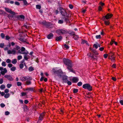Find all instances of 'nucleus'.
I'll return each instance as SVG.
<instances>
[{"instance_id": "nucleus-1", "label": "nucleus", "mask_w": 123, "mask_h": 123, "mask_svg": "<svg viewBox=\"0 0 123 123\" xmlns=\"http://www.w3.org/2000/svg\"><path fill=\"white\" fill-rule=\"evenodd\" d=\"M57 9L59 11L61 15L63 16L62 18L67 23L68 22L69 14L67 13L65 9L61 7L58 8Z\"/></svg>"}, {"instance_id": "nucleus-2", "label": "nucleus", "mask_w": 123, "mask_h": 123, "mask_svg": "<svg viewBox=\"0 0 123 123\" xmlns=\"http://www.w3.org/2000/svg\"><path fill=\"white\" fill-rule=\"evenodd\" d=\"M63 61L64 64L67 66V68L70 72L75 73L74 71L72 68L73 65L71 61L69 59H64Z\"/></svg>"}, {"instance_id": "nucleus-3", "label": "nucleus", "mask_w": 123, "mask_h": 123, "mask_svg": "<svg viewBox=\"0 0 123 123\" xmlns=\"http://www.w3.org/2000/svg\"><path fill=\"white\" fill-rule=\"evenodd\" d=\"M112 16V14L108 13L105 16H104L102 17V19L104 21V23L106 25H109L110 23L108 21L106 20V19L108 20L109 18H110Z\"/></svg>"}, {"instance_id": "nucleus-4", "label": "nucleus", "mask_w": 123, "mask_h": 123, "mask_svg": "<svg viewBox=\"0 0 123 123\" xmlns=\"http://www.w3.org/2000/svg\"><path fill=\"white\" fill-rule=\"evenodd\" d=\"M90 49L91 51L92 52V54L91 53L90 54V57L92 58L93 59V60L95 59V57H97L96 55L98 54V53L95 49L91 48H90Z\"/></svg>"}, {"instance_id": "nucleus-5", "label": "nucleus", "mask_w": 123, "mask_h": 123, "mask_svg": "<svg viewBox=\"0 0 123 123\" xmlns=\"http://www.w3.org/2000/svg\"><path fill=\"white\" fill-rule=\"evenodd\" d=\"M56 32L57 34L61 35L67 34L68 33L67 31L65 29H61L57 30Z\"/></svg>"}, {"instance_id": "nucleus-6", "label": "nucleus", "mask_w": 123, "mask_h": 123, "mask_svg": "<svg viewBox=\"0 0 123 123\" xmlns=\"http://www.w3.org/2000/svg\"><path fill=\"white\" fill-rule=\"evenodd\" d=\"M52 71L54 74H57L59 77H61L62 74H63L62 71L61 69L56 71L55 69H53Z\"/></svg>"}, {"instance_id": "nucleus-7", "label": "nucleus", "mask_w": 123, "mask_h": 123, "mask_svg": "<svg viewBox=\"0 0 123 123\" xmlns=\"http://www.w3.org/2000/svg\"><path fill=\"white\" fill-rule=\"evenodd\" d=\"M92 87L89 83L85 84V89L90 92L92 90Z\"/></svg>"}, {"instance_id": "nucleus-8", "label": "nucleus", "mask_w": 123, "mask_h": 123, "mask_svg": "<svg viewBox=\"0 0 123 123\" xmlns=\"http://www.w3.org/2000/svg\"><path fill=\"white\" fill-rule=\"evenodd\" d=\"M4 9L5 10L11 14H14L15 13L14 12L12 11L11 9H9L7 7H5Z\"/></svg>"}, {"instance_id": "nucleus-9", "label": "nucleus", "mask_w": 123, "mask_h": 123, "mask_svg": "<svg viewBox=\"0 0 123 123\" xmlns=\"http://www.w3.org/2000/svg\"><path fill=\"white\" fill-rule=\"evenodd\" d=\"M29 77L26 76H21L20 77V80L23 81H25L26 80H29Z\"/></svg>"}, {"instance_id": "nucleus-10", "label": "nucleus", "mask_w": 123, "mask_h": 123, "mask_svg": "<svg viewBox=\"0 0 123 123\" xmlns=\"http://www.w3.org/2000/svg\"><path fill=\"white\" fill-rule=\"evenodd\" d=\"M25 48L24 47H22L21 48V50L20 49L18 51V52L20 54H26L27 53H26V52H23V51H25Z\"/></svg>"}, {"instance_id": "nucleus-11", "label": "nucleus", "mask_w": 123, "mask_h": 123, "mask_svg": "<svg viewBox=\"0 0 123 123\" xmlns=\"http://www.w3.org/2000/svg\"><path fill=\"white\" fill-rule=\"evenodd\" d=\"M4 77L10 81L13 80V79L12 76L9 75H5L4 76Z\"/></svg>"}, {"instance_id": "nucleus-12", "label": "nucleus", "mask_w": 123, "mask_h": 123, "mask_svg": "<svg viewBox=\"0 0 123 123\" xmlns=\"http://www.w3.org/2000/svg\"><path fill=\"white\" fill-rule=\"evenodd\" d=\"M45 115V113L44 112L43 113L40 114V116L39 118L38 121H42L43 119V117Z\"/></svg>"}, {"instance_id": "nucleus-13", "label": "nucleus", "mask_w": 123, "mask_h": 123, "mask_svg": "<svg viewBox=\"0 0 123 123\" xmlns=\"http://www.w3.org/2000/svg\"><path fill=\"white\" fill-rule=\"evenodd\" d=\"M62 80L63 83H66L68 80L67 77L65 76H63L62 77Z\"/></svg>"}, {"instance_id": "nucleus-14", "label": "nucleus", "mask_w": 123, "mask_h": 123, "mask_svg": "<svg viewBox=\"0 0 123 123\" xmlns=\"http://www.w3.org/2000/svg\"><path fill=\"white\" fill-rule=\"evenodd\" d=\"M16 18L19 20H20L21 19L24 20L25 18V17L24 15H21L17 16H16Z\"/></svg>"}, {"instance_id": "nucleus-15", "label": "nucleus", "mask_w": 123, "mask_h": 123, "mask_svg": "<svg viewBox=\"0 0 123 123\" xmlns=\"http://www.w3.org/2000/svg\"><path fill=\"white\" fill-rule=\"evenodd\" d=\"M72 80L73 83H76L79 81V79L77 77H74L72 79Z\"/></svg>"}, {"instance_id": "nucleus-16", "label": "nucleus", "mask_w": 123, "mask_h": 123, "mask_svg": "<svg viewBox=\"0 0 123 123\" xmlns=\"http://www.w3.org/2000/svg\"><path fill=\"white\" fill-rule=\"evenodd\" d=\"M7 70L6 68H5L3 69V71L0 72V73L2 75H4L5 74L7 73Z\"/></svg>"}, {"instance_id": "nucleus-17", "label": "nucleus", "mask_w": 123, "mask_h": 123, "mask_svg": "<svg viewBox=\"0 0 123 123\" xmlns=\"http://www.w3.org/2000/svg\"><path fill=\"white\" fill-rule=\"evenodd\" d=\"M62 38V37L61 36H60L59 37H56L55 38V40L57 41H61V40Z\"/></svg>"}, {"instance_id": "nucleus-18", "label": "nucleus", "mask_w": 123, "mask_h": 123, "mask_svg": "<svg viewBox=\"0 0 123 123\" xmlns=\"http://www.w3.org/2000/svg\"><path fill=\"white\" fill-rule=\"evenodd\" d=\"M25 90L29 91H33L34 90V88L32 87L27 88L25 89Z\"/></svg>"}, {"instance_id": "nucleus-19", "label": "nucleus", "mask_w": 123, "mask_h": 123, "mask_svg": "<svg viewBox=\"0 0 123 123\" xmlns=\"http://www.w3.org/2000/svg\"><path fill=\"white\" fill-rule=\"evenodd\" d=\"M53 36L52 33H51L47 36V38L48 39H51L52 38Z\"/></svg>"}, {"instance_id": "nucleus-20", "label": "nucleus", "mask_w": 123, "mask_h": 123, "mask_svg": "<svg viewBox=\"0 0 123 123\" xmlns=\"http://www.w3.org/2000/svg\"><path fill=\"white\" fill-rule=\"evenodd\" d=\"M10 94L9 93H7L5 94L4 96V97L6 98H8L10 96Z\"/></svg>"}, {"instance_id": "nucleus-21", "label": "nucleus", "mask_w": 123, "mask_h": 123, "mask_svg": "<svg viewBox=\"0 0 123 123\" xmlns=\"http://www.w3.org/2000/svg\"><path fill=\"white\" fill-rule=\"evenodd\" d=\"M17 62V61L16 59H15L12 60V62L13 64H15Z\"/></svg>"}, {"instance_id": "nucleus-22", "label": "nucleus", "mask_w": 123, "mask_h": 123, "mask_svg": "<svg viewBox=\"0 0 123 123\" xmlns=\"http://www.w3.org/2000/svg\"><path fill=\"white\" fill-rule=\"evenodd\" d=\"M28 69L29 71H32L34 70V69L31 66Z\"/></svg>"}, {"instance_id": "nucleus-23", "label": "nucleus", "mask_w": 123, "mask_h": 123, "mask_svg": "<svg viewBox=\"0 0 123 123\" xmlns=\"http://www.w3.org/2000/svg\"><path fill=\"white\" fill-rule=\"evenodd\" d=\"M114 53H113L112 52H111L109 54V56H110V57H111L114 56Z\"/></svg>"}, {"instance_id": "nucleus-24", "label": "nucleus", "mask_w": 123, "mask_h": 123, "mask_svg": "<svg viewBox=\"0 0 123 123\" xmlns=\"http://www.w3.org/2000/svg\"><path fill=\"white\" fill-rule=\"evenodd\" d=\"M79 37V36L78 35H74L73 38H74V40H77L78 39Z\"/></svg>"}, {"instance_id": "nucleus-25", "label": "nucleus", "mask_w": 123, "mask_h": 123, "mask_svg": "<svg viewBox=\"0 0 123 123\" xmlns=\"http://www.w3.org/2000/svg\"><path fill=\"white\" fill-rule=\"evenodd\" d=\"M16 50H15V49L13 48V49L12 50V54H15L16 53Z\"/></svg>"}, {"instance_id": "nucleus-26", "label": "nucleus", "mask_w": 123, "mask_h": 123, "mask_svg": "<svg viewBox=\"0 0 123 123\" xmlns=\"http://www.w3.org/2000/svg\"><path fill=\"white\" fill-rule=\"evenodd\" d=\"M31 81H27L26 82V84L27 85H30L31 84Z\"/></svg>"}, {"instance_id": "nucleus-27", "label": "nucleus", "mask_w": 123, "mask_h": 123, "mask_svg": "<svg viewBox=\"0 0 123 123\" xmlns=\"http://www.w3.org/2000/svg\"><path fill=\"white\" fill-rule=\"evenodd\" d=\"M95 37L97 39H99L101 38V36L100 35H97L95 36Z\"/></svg>"}, {"instance_id": "nucleus-28", "label": "nucleus", "mask_w": 123, "mask_h": 123, "mask_svg": "<svg viewBox=\"0 0 123 123\" xmlns=\"http://www.w3.org/2000/svg\"><path fill=\"white\" fill-rule=\"evenodd\" d=\"M15 49V50H18L19 49H20V48L19 46L17 45H16L15 46V48H14Z\"/></svg>"}, {"instance_id": "nucleus-29", "label": "nucleus", "mask_w": 123, "mask_h": 123, "mask_svg": "<svg viewBox=\"0 0 123 123\" xmlns=\"http://www.w3.org/2000/svg\"><path fill=\"white\" fill-rule=\"evenodd\" d=\"M36 8L37 9H40L41 8V6L40 5H37L36 6Z\"/></svg>"}, {"instance_id": "nucleus-30", "label": "nucleus", "mask_w": 123, "mask_h": 123, "mask_svg": "<svg viewBox=\"0 0 123 123\" xmlns=\"http://www.w3.org/2000/svg\"><path fill=\"white\" fill-rule=\"evenodd\" d=\"M5 86L4 85H2L0 86V88L1 89H3L5 88Z\"/></svg>"}, {"instance_id": "nucleus-31", "label": "nucleus", "mask_w": 123, "mask_h": 123, "mask_svg": "<svg viewBox=\"0 0 123 123\" xmlns=\"http://www.w3.org/2000/svg\"><path fill=\"white\" fill-rule=\"evenodd\" d=\"M24 59L26 60H27L29 59V58L28 57L26 54H25V55H24Z\"/></svg>"}, {"instance_id": "nucleus-32", "label": "nucleus", "mask_w": 123, "mask_h": 123, "mask_svg": "<svg viewBox=\"0 0 123 123\" xmlns=\"http://www.w3.org/2000/svg\"><path fill=\"white\" fill-rule=\"evenodd\" d=\"M23 1L24 5L26 6L28 5L27 2L26 0H23Z\"/></svg>"}, {"instance_id": "nucleus-33", "label": "nucleus", "mask_w": 123, "mask_h": 123, "mask_svg": "<svg viewBox=\"0 0 123 123\" xmlns=\"http://www.w3.org/2000/svg\"><path fill=\"white\" fill-rule=\"evenodd\" d=\"M16 69V68L15 67H12L11 68V70L12 71H14Z\"/></svg>"}, {"instance_id": "nucleus-34", "label": "nucleus", "mask_w": 123, "mask_h": 123, "mask_svg": "<svg viewBox=\"0 0 123 123\" xmlns=\"http://www.w3.org/2000/svg\"><path fill=\"white\" fill-rule=\"evenodd\" d=\"M17 86H20L22 85L21 83L19 82H17Z\"/></svg>"}, {"instance_id": "nucleus-35", "label": "nucleus", "mask_w": 123, "mask_h": 123, "mask_svg": "<svg viewBox=\"0 0 123 123\" xmlns=\"http://www.w3.org/2000/svg\"><path fill=\"white\" fill-rule=\"evenodd\" d=\"M22 58V56L21 55H18L17 57V59L18 60H19Z\"/></svg>"}, {"instance_id": "nucleus-36", "label": "nucleus", "mask_w": 123, "mask_h": 123, "mask_svg": "<svg viewBox=\"0 0 123 123\" xmlns=\"http://www.w3.org/2000/svg\"><path fill=\"white\" fill-rule=\"evenodd\" d=\"M0 36L2 38H4L5 37V35L3 33H1Z\"/></svg>"}, {"instance_id": "nucleus-37", "label": "nucleus", "mask_w": 123, "mask_h": 123, "mask_svg": "<svg viewBox=\"0 0 123 123\" xmlns=\"http://www.w3.org/2000/svg\"><path fill=\"white\" fill-rule=\"evenodd\" d=\"M93 46V47H95L96 49H97L98 48V45L95 44H94Z\"/></svg>"}, {"instance_id": "nucleus-38", "label": "nucleus", "mask_w": 123, "mask_h": 123, "mask_svg": "<svg viewBox=\"0 0 123 123\" xmlns=\"http://www.w3.org/2000/svg\"><path fill=\"white\" fill-rule=\"evenodd\" d=\"M19 40L22 42H25L26 41V40L25 39H24L20 38H19Z\"/></svg>"}, {"instance_id": "nucleus-39", "label": "nucleus", "mask_w": 123, "mask_h": 123, "mask_svg": "<svg viewBox=\"0 0 123 123\" xmlns=\"http://www.w3.org/2000/svg\"><path fill=\"white\" fill-rule=\"evenodd\" d=\"M115 56H114L111 58H109L111 59V61L113 62H114L115 61Z\"/></svg>"}, {"instance_id": "nucleus-40", "label": "nucleus", "mask_w": 123, "mask_h": 123, "mask_svg": "<svg viewBox=\"0 0 123 123\" xmlns=\"http://www.w3.org/2000/svg\"><path fill=\"white\" fill-rule=\"evenodd\" d=\"M24 65L23 64H20L19 65V68L21 69H22L24 67Z\"/></svg>"}, {"instance_id": "nucleus-41", "label": "nucleus", "mask_w": 123, "mask_h": 123, "mask_svg": "<svg viewBox=\"0 0 123 123\" xmlns=\"http://www.w3.org/2000/svg\"><path fill=\"white\" fill-rule=\"evenodd\" d=\"M78 90L77 89H74L73 90V92L74 93H76L78 92Z\"/></svg>"}, {"instance_id": "nucleus-42", "label": "nucleus", "mask_w": 123, "mask_h": 123, "mask_svg": "<svg viewBox=\"0 0 123 123\" xmlns=\"http://www.w3.org/2000/svg\"><path fill=\"white\" fill-rule=\"evenodd\" d=\"M64 48H66V49H68L69 48V46L67 45L66 44H65L64 45Z\"/></svg>"}, {"instance_id": "nucleus-43", "label": "nucleus", "mask_w": 123, "mask_h": 123, "mask_svg": "<svg viewBox=\"0 0 123 123\" xmlns=\"http://www.w3.org/2000/svg\"><path fill=\"white\" fill-rule=\"evenodd\" d=\"M2 66L5 67L6 66V62H3L2 63Z\"/></svg>"}, {"instance_id": "nucleus-44", "label": "nucleus", "mask_w": 123, "mask_h": 123, "mask_svg": "<svg viewBox=\"0 0 123 123\" xmlns=\"http://www.w3.org/2000/svg\"><path fill=\"white\" fill-rule=\"evenodd\" d=\"M21 96H24L27 94L26 92H22L21 93Z\"/></svg>"}, {"instance_id": "nucleus-45", "label": "nucleus", "mask_w": 123, "mask_h": 123, "mask_svg": "<svg viewBox=\"0 0 123 123\" xmlns=\"http://www.w3.org/2000/svg\"><path fill=\"white\" fill-rule=\"evenodd\" d=\"M63 23V21L62 20H59L58 21V23L59 24H62Z\"/></svg>"}, {"instance_id": "nucleus-46", "label": "nucleus", "mask_w": 123, "mask_h": 123, "mask_svg": "<svg viewBox=\"0 0 123 123\" xmlns=\"http://www.w3.org/2000/svg\"><path fill=\"white\" fill-rule=\"evenodd\" d=\"M6 62L7 63H10L11 62V60L9 59H7L6 60Z\"/></svg>"}, {"instance_id": "nucleus-47", "label": "nucleus", "mask_w": 123, "mask_h": 123, "mask_svg": "<svg viewBox=\"0 0 123 123\" xmlns=\"http://www.w3.org/2000/svg\"><path fill=\"white\" fill-rule=\"evenodd\" d=\"M0 106L2 108H3L5 106V105L3 103H1L0 104Z\"/></svg>"}, {"instance_id": "nucleus-48", "label": "nucleus", "mask_w": 123, "mask_h": 123, "mask_svg": "<svg viewBox=\"0 0 123 123\" xmlns=\"http://www.w3.org/2000/svg\"><path fill=\"white\" fill-rule=\"evenodd\" d=\"M82 84V83L81 82H79L77 83V85L78 86H81Z\"/></svg>"}, {"instance_id": "nucleus-49", "label": "nucleus", "mask_w": 123, "mask_h": 123, "mask_svg": "<svg viewBox=\"0 0 123 123\" xmlns=\"http://www.w3.org/2000/svg\"><path fill=\"white\" fill-rule=\"evenodd\" d=\"M12 86V85L10 84H8L7 85V86L8 88H9Z\"/></svg>"}, {"instance_id": "nucleus-50", "label": "nucleus", "mask_w": 123, "mask_h": 123, "mask_svg": "<svg viewBox=\"0 0 123 123\" xmlns=\"http://www.w3.org/2000/svg\"><path fill=\"white\" fill-rule=\"evenodd\" d=\"M68 85H70L72 84L71 82L70 81H68V80L67 82Z\"/></svg>"}, {"instance_id": "nucleus-51", "label": "nucleus", "mask_w": 123, "mask_h": 123, "mask_svg": "<svg viewBox=\"0 0 123 123\" xmlns=\"http://www.w3.org/2000/svg\"><path fill=\"white\" fill-rule=\"evenodd\" d=\"M4 46V43H0V47L1 48H3Z\"/></svg>"}, {"instance_id": "nucleus-52", "label": "nucleus", "mask_w": 123, "mask_h": 123, "mask_svg": "<svg viewBox=\"0 0 123 123\" xmlns=\"http://www.w3.org/2000/svg\"><path fill=\"white\" fill-rule=\"evenodd\" d=\"M10 38V37L8 36H6V40H8Z\"/></svg>"}, {"instance_id": "nucleus-53", "label": "nucleus", "mask_w": 123, "mask_h": 123, "mask_svg": "<svg viewBox=\"0 0 123 123\" xmlns=\"http://www.w3.org/2000/svg\"><path fill=\"white\" fill-rule=\"evenodd\" d=\"M12 50H9L7 51V53L8 54H12Z\"/></svg>"}, {"instance_id": "nucleus-54", "label": "nucleus", "mask_w": 123, "mask_h": 123, "mask_svg": "<svg viewBox=\"0 0 123 123\" xmlns=\"http://www.w3.org/2000/svg\"><path fill=\"white\" fill-rule=\"evenodd\" d=\"M5 115H9V112L8 111H6L5 112Z\"/></svg>"}, {"instance_id": "nucleus-55", "label": "nucleus", "mask_w": 123, "mask_h": 123, "mask_svg": "<svg viewBox=\"0 0 123 123\" xmlns=\"http://www.w3.org/2000/svg\"><path fill=\"white\" fill-rule=\"evenodd\" d=\"M104 49V48L103 47H100L99 48V50L101 51H102Z\"/></svg>"}, {"instance_id": "nucleus-56", "label": "nucleus", "mask_w": 123, "mask_h": 123, "mask_svg": "<svg viewBox=\"0 0 123 123\" xmlns=\"http://www.w3.org/2000/svg\"><path fill=\"white\" fill-rule=\"evenodd\" d=\"M4 92L5 93H7L9 92V90L8 89H6L5 90Z\"/></svg>"}, {"instance_id": "nucleus-57", "label": "nucleus", "mask_w": 123, "mask_h": 123, "mask_svg": "<svg viewBox=\"0 0 123 123\" xmlns=\"http://www.w3.org/2000/svg\"><path fill=\"white\" fill-rule=\"evenodd\" d=\"M108 56V55L107 54H105L104 55V57L105 58H106Z\"/></svg>"}, {"instance_id": "nucleus-58", "label": "nucleus", "mask_w": 123, "mask_h": 123, "mask_svg": "<svg viewBox=\"0 0 123 123\" xmlns=\"http://www.w3.org/2000/svg\"><path fill=\"white\" fill-rule=\"evenodd\" d=\"M69 7L71 9H72L73 8V6L71 4H69Z\"/></svg>"}, {"instance_id": "nucleus-59", "label": "nucleus", "mask_w": 123, "mask_h": 123, "mask_svg": "<svg viewBox=\"0 0 123 123\" xmlns=\"http://www.w3.org/2000/svg\"><path fill=\"white\" fill-rule=\"evenodd\" d=\"M8 17L9 18H11L13 17V16L11 15H9L8 16Z\"/></svg>"}, {"instance_id": "nucleus-60", "label": "nucleus", "mask_w": 123, "mask_h": 123, "mask_svg": "<svg viewBox=\"0 0 123 123\" xmlns=\"http://www.w3.org/2000/svg\"><path fill=\"white\" fill-rule=\"evenodd\" d=\"M119 102L122 105H123V100H119Z\"/></svg>"}, {"instance_id": "nucleus-61", "label": "nucleus", "mask_w": 123, "mask_h": 123, "mask_svg": "<svg viewBox=\"0 0 123 123\" xmlns=\"http://www.w3.org/2000/svg\"><path fill=\"white\" fill-rule=\"evenodd\" d=\"M102 6H103L105 5V4L102 2H100L99 3Z\"/></svg>"}, {"instance_id": "nucleus-62", "label": "nucleus", "mask_w": 123, "mask_h": 123, "mask_svg": "<svg viewBox=\"0 0 123 123\" xmlns=\"http://www.w3.org/2000/svg\"><path fill=\"white\" fill-rule=\"evenodd\" d=\"M8 65L9 68H11L12 66V65L11 63L8 64Z\"/></svg>"}, {"instance_id": "nucleus-63", "label": "nucleus", "mask_w": 123, "mask_h": 123, "mask_svg": "<svg viewBox=\"0 0 123 123\" xmlns=\"http://www.w3.org/2000/svg\"><path fill=\"white\" fill-rule=\"evenodd\" d=\"M42 23L44 25H47V23L45 21H43L42 22Z\"/></svg>"}, {"instance_id": "nucleus-64", "label": "nucleus", "mask_w": 123, "mask_h": 123, "mask_svg": "<svg viewBox=\"0 0 123 123\" xmlns=\"http://www.w3.org/2000/svg\"><path fill=\"white\" fill-rule=\"evenodd\" d=\"M98 9L99 11H100L102 10V8L100 6H99L98 7Z\"/></svg>"}]
</instances>
